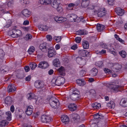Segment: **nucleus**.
Wrapping results in <instances>:
<instances>
[{"instance_id":"57","label":"nucleus","mask_w":127,"mask_h":127,"mask_svg":"<svg viewBox=\"0 0 127 127\" xmlns=\"http://www.w3.org/2000/svg\"><path fill=\"white\" fill-rule=\"evenodd\" d=\"M115 0H107L109 4L110 5H113L114 4V2Z\"/></svg>"},{"instance_id":"34","label":"nucleus","mask_w":127,"mask_h":127,"mask_svg":"<svg viewBox=\"0 0 127 127\" xmlns=\"http://www.w3.org/2000/svg\"><path fill=\"white\" fill-rule=\"evenodd\" d=\"M68 108L71 111H74L76 109V105L74 103H71L68 106Z\"/></svg>"},{"instance_id":"33","label":"nucleus","mask_w":127,"mask_h":127,"mask_svg":"<svg viewBox=\"0 0 127 127\" xmlns=\"http://www.w3.org/2000/svg\"><path fill=\"white\" fill-rule=\"evenodd\" d=\"M39 30L41 31H46L47 30L48 28L46 25H39L38 27Z\"/></svg>"},{"instance_id":"46","label":"nucleus","mask_w":127,"mask_h":127,"mask_svg":"<svg viewBox=\"0 0 127 127\" xmlns=\"http://www.w3.org/2000/svg\"><path fill=\"white\" fill-rule=\"evenodd\" d=\"M59 102L58 100L55 97H53L49 100V102Z\"/></svg>"},{"instance_id":"60","label":"nucleus","mask_w":127,"mask_h":127,"mask_svg":"<svg viewBox=\"0 0 127 127\" xmlns=\"http://www.w3.org/2000/svg\"><path fill=\"white\" fill-rule=\"evenodd\" d=\"M22 3L25 4H28L29 3V0H20Z\"/></svg>"},{"instance_id":"63","label":"nucleus","mask_w":127,"mask_h":127,"mask_svg":"<svg viewBox=\"0 0 127 127\" xmlns=\"http://www.w3.org/2000/svg\"><path fill=\"white\" fill-rule=\"evenodd\" d=\"M106 51L105 50L102 49L101 51H98V53L100 54L101 55L102 54L105 53H106Z\"/></svg>"},{"instance_id":"4","label":"nucleus","mask_w":127,"mask_h":127,"mask_svg":"<svg viewBox=\"0 0 127 127\" xmlns=\"http://www.w3.org/2000/svg\"><path fill=\"white\" fill-rule=\"evenodd\" d=\"M12 33L11 35L13 38H16L19 37L21 34V32L19 30L13 29L12 31Z\"/></svg>"},{"instance_id":"27","label":"nucleus","mask_w":127,"mask_h":127,"mask_svg":"<svg viewBox=\"0 0 127 127\" xmlns=\"http://www.w3.org/2000/svg\"><path fill=\"white\" fill-rule=\"evenodd\" d=\"M107 105L109 108L113 109L115 106V104L113 101H110L107 104Z\"/></svg>"},{"instance_id":"38","label":"nucleus","mask_w":127,"mask_h":127,"mask_svg":"<svg viewBox=\"0 0 127 127\" xmlns=\"http://www.w3.org/2000/svg\"><path fill=\"white\" fill-rule=\"evenodd\" d=\"M83 47L84 49H87L89 47V44L87 41H84L82 43Z\"/></svg>"},{"instance_id":"29","label":"nucleus","mask_w":127,"mask_h":127,"mask_svg":"<svg viewBox=\"0 0 127 127\" xmlns=\"http://www.w3.org/2000/svg\"><path fill=\"white\" fill-rule=\"evenodd\" d=\"M71 117L73 121H75L77 120L79 118V116L76 113H73L71 115Z\"/></svg>"},{"instance_id":"39","label":"nucleus","mask_w":127,"mask_h":127,"mask_svg":"<svg viewBox=\"0 0 127 127\" xmlns=\"http://www.w3.org/2000/svg\"><path fill=\"white\" fill-rule=\"evenodd\" d=\"M8 123L9 122L6 120L2 121L0 122V126L1 127L7 125Z\"/></svg>"},{"instance_id":"42","label":"nucleus","mask_w":127,"mask_h":127,"mask_svg":"<svg viewBox=\"0 0 127 127\" xmlns=\"http://www.w3.org/2000/svg\"><path fill=\"white\" fill-rule=\"evenodd\" d=\"M115 38L118 41L122 43H124V41L121 38L119 37V35L117 34H115L114 35Z\"/></svg>"},{"instance_id":"30","label":"nucleus","mask_w":127,"mask_h":127,"mask_svg":"<svg viewBox=\"0 0 127 127\" xmlns=\"http://www.w3.org/2000/svg\"><path fill=\"white\" fill-rule=\"evenodd\" d=\"M51 106L54 108H56L59 107L60 105L59 102H49Z\"/></svg>"},{"instance_id":"32","label":"nucleus","mask_w":127,"mask_h":127,"mask_svg":"<svg viewBox=\"0 0 127 127\" xmlns=\"http://www.w3.org/2000/svg\"><path fill=\"white\" fill-rule=\"evenodd\" d=\"M53 64L55 67H58L60 66V64L59 59H54L53 61Z\"/></svg>"},{"instance_id":"48","label":"nucleus","mask_w":127,"mask_h":127,"mask_svg":"<svg viewBox=\"0 0 127 127\" xmlns=\"http://www.w3.org/2000/svg\"><path fill=\"white\" fill-rule=\"evenodd\" d=\"M4 54L3 51L1 49H0V59H3L4 56Z\"/></svg>"},{"instance_id":"40","label":"nucleus","mask_w":127,"mask_h":127,"mask_svg":"<svg viewBox=\"0 0 127 127\" xmlns=\"http://www.w3.org/2000/svg\"><path fill=\"white\" fill-rule=\"evenodd\" d=\"M6 114L8 116L7 117V120L9 121H10L11 120L12 115L10 111H9L6 112Z\"/></svg>"},{"instance_id":"53","label":"nucleus","mask_w":127,"mask_h":127,"mask_svg":"<svg viewBox=\"0 0 127 127\" xmlns=\"http://www.w3.org/2000/svg\"><path fill=\"white\" fill-rule=\"evenodd\" d=\"M77 33L78 35H84L85 34L84 31L82 30L78 31H77Z\"/></svg>"},{"instance_id":"44","label":"nucleus","mask_w":127,"mask_h":127,"mask_svg":"<svg viewBox=\"0 0 127 127\" xmlns=\"http://www.w3.org/2000/svg\"><path fill=\"white\" fill-rule=\"evenodd\" d=\"M96 66L99 67H101L103 65V62L100 61L97 62L95 63Z\"/></svg>"},{"instance_id":"16","label":"nucleus","mask_w":127,"mask_h":127,"mask_svg":"<svg viewBox=\"0 0 127 127\" xmlns=\"http://www.w3.org/2000/svg\"><path fill=\"white\" fill-rule=\"evenodd\" d=\"M12 101L13 100L12 97L9 96H7L5 99V103L7 106L11 105Z\"/></svg>"},{"instance_id":"56","label":"nucleus","mask_w":127,"mask_h":127,"mask_svg":"<svg viewBox=\"0 0 127 127\" xmlns=\"http://www.w3.org/2000/svg\"><path fill=\"white\" fill-rule=\"evenodd\" d=\"M85 73V71L83 70H81L80 72V76H84Z\"/></svg>"},{"instance_id":"47","label":"nucleus","mask_w":127,"mask_h":127,"mask_svg":"<svg viewBox=\"0 0 127 127\" xmlns=\"http://www.w3.org/2000/svg\"><path fill=\"white\" fill-rule=\"evenodd\" d=\"M35 50V48L34 47L32 46L29 49V52L30 53L33 52Z\"/></svg>"},{"instance_id":"54","label":"nucleus","mask_w":127,"mask_h":127,"mask_svg":"<svg viewBox=\"0 0 127 127\" xmlns=\"http://www.w3.org/2000/svg\"><path fill=\"white\" fill-rule=\"evenodd\" d=\"M46 37L47 40L49 41H51L52 39V37L51 35H46Z\"/></svg>"},{"instance_id":"21","label":"nucleus","mask_w":127,"mask_h":127,"mask_svg":"<svg viewBox=\"0 0 127 127\" xmlns=\"http://www.w3.org/2000/svg\"><path fill=\"white\" fill-rule=\"evenodd\" d=\"M33 107L32 106H29L27 107L25 112L28 115H31L32 112Z\"/></svg>"},{"instance_id":"41","label":"nucleus","mask_w":127,"mask_h":127,"mask_svg":"<svg viewBox=\"0 0 127 127\" xmlns=\"http://www.w3.org/2000/svg\"><path fill=\"white\" fill-rule=\"evenodd\" d=\"M27 96L28 97V98L29 99H34L35 96L34 94L31 93L28 94L27 95Z\"/></svg>"},{"instance_id":"64","label":"nucleus","mask_w":127,"mask_h":127,"mask_svg":"<svg viewBox=\"0 0 127 127\" xmlns=\"http://www.w3.org/2000/svg\"><path fill=\"white\" fill-rule=\"evenodd\" d=\"M61 37L57 36L56 37V40L57 42H59L61 41Z\"/></svg>"},{"instance_id":"59","label":"nucleus","mask_w":127,"mask_h":127,"mask_svg":"<svg viewBox=\"0 0 127 127\" xmlns=\"http://www.w3.org/2000/svg\"><path fill=\"white\" fill-rule=\"evenodd\" d=\"M24 69L26 72H29L30 70V68L29 66H26L24 67Z\"/></svg>"},{"instance_id":"24","label":"nucleus","mask_w":127,"mask_h":127,"mask_svg":"<svg viewBox=\"0 0 127 127\" xmlns=\"http://www.w3.org/2000/svg\"><path fill=\"white\" fill-rule=\"evenodd\" d=\"M98 72L97 69L95 68H93L90 71V75L92 76H95L97 74Z\"/></svg>"},{"instance_id":"7","label":"nucleus","mask_w":127,"mask_h":127,"mask_svg":"<svg viewBox=\"0 0 127 127\" xmlns=\"http://www.w3.org/2000/svg\"><path fill=\"white\" fill-rule=\"evenodd\" d=\"M49 66L48 63L46 61H44L40 62L37 65V67L43 69L47 68Z\"/></svg>"},{"instance_id":"14","label":"nucleus","mask_w":127,"mask_h":127,"mask_svg":"<svg viewBox=\"0 0 127 127\" xmlns=\"http://www.w3.org/2000/svg\"><path fill=\"white\" fill-rule=\"evenodd\" d=\"M55 21L59 23H62L66 20V18L62 17L56 16L54 18Z\"/></svg>"},{"instance_id":"35","label":"nucleus","mask_w":127,"mask_h":127,"mask_svg":"<svg viewBox=\"0 0 127 127\" xmlns=\"http://www.w3.org/2000/svg\"><path fill=\"white\" fill-rule=\"evenodd\" d=\"M76 82L79 85L83 86L85 84V82L84 81V80L82 79H78L76 80Z\"/></svg>"},{"instance_id":"9","label":"nucleus","mask_w":127,"mask_h":127,"mask_svg":"<svg viewBox=\"0 0 127 127\" xmlns=\"http://www.w3.org/2000/svg\"><path fill=\"white\" fill-rule=\"evenodd\" d=\"M112 65L113 67L112 70L113 72H117L119 71L122 67L121 65L119 64L118 63H112Z\"/></svg>"},{"instance_id":"50","label":"nucleus","mask_w":127,"mask_h":127,"mask_svg":"<svg viewBox=\"0 0 127 127\" xmlns=\"http://www.w3.org/2000/svg\"><path fill=\"white\" fill-rule=\"evenodd\" d=\"M104 71L106 74H109L110 73H112V71L107 68H105L104 69Z\"/></svg>"},{"instance_id":"18","label":"nucleus","mask_w":127,"mask_h":127,"mask_svg":"<svg viewBox=\"0 0 127 127\" xmlns=\"http://www.w3.org/2000/svg\"><path fill=\"white\" fill-rule=\"evenodd\" d=\"M120 105L124 107H127V98H122L120 102Z\"/></svg>"},{"instance_id":"12","label":"nucleus","mask_w":127,"mask_h":127,"mask_svg":"<svg viewBox=\"0 0 127 127\" xmlns=\"http://www.w3.org/2000/svg\"><path fill=\"white\" fill-rule=\"evenodd\" d=\"M106 14V11L105 10V8L100 9L98 10L97 13L98 16L99 17H101L104 16Z\"/></svg>"},{"instance_id":"26","label":"nucleus","mask_w":127,"mask_h":127,"mask_svg":"<svg viewBox=\"0 0 127 127\" xmlns=\"http://www.w3.org/2000/svg\"><path fill=\"white\" fill-rule=\"evenodd\" d=\"M8 92H14L16 91V89L13 85H9L8 87Z\"/></svg>"},{"instance_id":"36","label":"nucleus","mask_w":127,"mask_h":127,"mask_svg":"<svg viewBox=\"0 0 127 127\" xmlns=\"http://www.w3.org/2000/svg\"><path fill=\"white\" fill-rule=\"evenodd\" d=\"M100 104L96 102L95 103L92 105V107L95 109H98L101 107Z\"/></svg>"},{"instance_id":"11","label":"nucleus","mask_w":127,"mask_h":127,"mask_svg":"<svg viewBox=\"0 0 127 127\" xmlns=\"http://www.w3.org/2000/svg\"><path fill=\"white\" fill-rule=\"evenodd\" d=\"M34 85L35 87L37 88H42L44 86L43 82L38 80H37L35 82Z\"/></svg>"},{"instance_id":"61","label":"nucleus","mask_w":127,"mask_h":127,"mask_svg":"<svg viewBox=\"0 0 127 127\" xmlns=\"http://www.w3.org/2000/svg\"><path fill=\"white\" fill-rule=\"evenodd\" d=\"M29 24V22L28 20H25L23 23V25H28Z\"/></svg>"},{"instance_id":"1","label":"nucleus","mask_w":127,"mask_h":127,"mask_svg":"<svg viewBox=\"0 0 127 127\" xmlns=\"http://www.w3.org/2000/svg\"><path fill=\"white\" fill-rule=\"evenodd\" d=\"M52 82L55 85L58 86L63 85L65 83V79L63 77L59 76L56 79H53Z\"/></svg>"},{"instance_id":"31","label":"nucleus","mask_w":127,"mask_h":127,"mask_svg":"<svg viewBox=\"0 0 127 127\" xmlns=\"http://www.w3.org/2000/svg\"><path fill=\"white\" fill-rule=\"evenodd\" d=\"M98 32H101L105 28V26L102 24H97L96 26Z\"/></svg>"},{"instance_id":"51","label":"nucleus","mask_w":127,"mask_h":127,"mask_svg":"<svg viewBox=\"0 0 127 127\" xmlns=\"http://www.w3.org/2000/svg\"><path fill=\"white\" fill-rule=\"evenodd\" d=\"M101 116V117H102V115L99 114L98 113H97L94 115V118L95 119H97L99 118H101L100 117V116Z\"/></svg>"},{"instance_id":"6","label":"nucleus","mask_w":127,"mask_h":127,"mask_svg":"<svg viewBox=\"0 0 127 127\" xmlns=\"http://www.w3.org/2000/svg\"><path fill=\"white\" fill-rule=\"evenodd\" d=\"M48 44L44 42L41 44L39 46L40 49L42 51L44 52H47L49 48Z\"/></svg>"},{"instance_id":"25","label":"nucleus","mask_w":127,"mask_h":127,"mask_svg":"<svg viewBox=\"0 0 127 127\" xmlns=\"http://www.w3.org/2000/svg\"><path fill=\"white\" fill-rule=\"evenodd\" d=\"M52 2L51 0H40L39 2L41 4L47 5L50 4Z\"/></svg>"},{"instance_id":"8","label":"nucleus","mask_w":127,"mask_h":127,"mask_svg":"<svg viewBox=\"0 0 127 127\" xmlns=\"http://www.w3.org/2000/svg\"><path fill=\"white\" fill-rule=\"evenodd\" d=\"M48 50V56L49 57H53L56 55V52L53 47H51L49 48Z\"/></svg>"},{"instance_id":"52","label":"nucleus","mask_w":127,"mask_h":127,"mask_svg":"<svg viewBox=\"0 0 127 127\" xmlns=\"http://www.w3.org/2000/svg\"><path fill=\"white\" fill-rule=\"evenodd\" d=\"M56 9L57 11L59 13H61L63 11V10L62 8L61 7L59 6Z\"/></svg>"},{"instance_id":"15","label":"nucleus","mask_w":127,"mask_h":127,"mask_svg":"<svg viewBox=\"0 0 127 127\" xmlns=\"http://www.w3.org/2000/svg\"><path fill=\"white\" fill-rule=\"evenodd\" d=\"M76 61L77 63L80 65H84L85 64H84L85 61L83 59H82L81 57H79L76 58Z\"/></svg>"},{"instance_id":"45","label":"nucleus","mask_w":127,"mask_h":127,"mask_svg":"<svg viewBox=\"0 0 127 127\" xmlns=\"http://www.w3.org/2000/svg\"><path fill=\"white\" fill-rule=\"evenodd\" d=\"M30 66L32 70L34 69L37 66V64H36L34 63H31L30 64Z\"/></svg>"},{"instance_id":"20","label":"nucleus","mask_w":127,"mask_h":127,"mask_svg":"<svg viewBox=\"0 0 127 127\" xmlns=\"http://www.w3.org/2000/svg\"><path fill=\"white\" fill-rule=\"evenodd\" d=\"M78 53L81 56L83 57H85L89 53V52L86 50L82 49L79 50L78 51Z\"/></svg>"},{"instance_id":"17","label":"nucleus","mask_w":127,"mask_h":127,"mask_svg":"<svg viewBox=\"0 0 127 127\" xmlns=\"http://www.w3.org/2000/svg\"><path fill=\"white\" fill-rule=\"evenodd\" d=\"M115 12L119 16H122L124 13V11L120 7L115 8Z\"/></svg>"},{"instance_id":"22","label":"nucleus","mask_w":127,"mask_h":127,"mask_svg":"<svg viewBox=\"0 0 127 127\" xmlns=\"http://www.w3.org/2000/svg\"><path fill=\"white\" fill-rule=\"evenodd\" d=\"M79 3V2L78 1L77 3H70L67 5V9L70 10H73V8L74 6H77Z\"/></svg>"},{"instance_id":"58","label":"nucleus","mask_w":127,"mask_h":127,"mask_svg":"<svg viewBox=\"0 0 127 127\" xmlns=\"http://www.w3.org/2000/svg\"><path fill=\"white\" fill-rule=\"evenodd\" d=\"M88 9L93 10L94 9L95 6L93 5H88Z\"/></svg>"},{"instance_id":"28","label":"nucleus","mask_w":127,"mask_h":127,"mask_svg":"<svg viewBox=\"0 0 127 127\" xmlns=\"http://www.w3.org/2000/svg\"><path fill=\"white\" fill-rule=\"evenodd\" d=\"M81 3V6L84 8L87 7L89 4V0H82Z\"/></svg>"},{"instance_id":"43","label":"nucleus","mask_w":127,"mask_h":127,"mask_svg":"<svg viewBox=\"0 0 127 127\" xmlns=\"http://www.w3.org/2000/svg\"><path fill=\"white\" fill-rule=\"evenodd\" d=\"M120 55L123 58H125L127 56V53L124 51L122 50L119 53Z\"/></svg>"},{"instance_id":"37","label":"nucleus","mask_w":127,"mask_h":127,"mask_svg":"<svg viewBox=\"0 0 127 127\" xmlns=\"http://www.w3.org/2000/svg\"><path fill=\"white\" fill-rule=\"evenodd\" d=\"M58 72L60 73V74L62 76H64L65 75V73L64 72V68L62 66H61L58 69Z\"/></svg>"},{"instance_id":"19","label":"nucleus","mask_w":127,"mask_h":127,"mask_svg":"<svg viewBox=\"0 0 127 127\" xmlns=\"http://www.w3.org/2000/svg\"><path fill=\"white\" fill-rule=\"evenodd\" d=\"M60 0H54L53 2L51 4V6L55 8H57L59 6Z\"/></svg>"},{"instance_id":"3","label":"nucleus","mask_w":127,"mask_h":127,"mask_svg":"<svg viewBox=\"0 0 127 127\" xmlns=\"http://www.w3.org/2000/svg\"><path fill=\"white\" fill-rule=\"evenodd\" d=\"M79 94V92L76 90L73 91V93L70 95V97L71 99L73 100L79 99L80 97Z\"/></svg>"},{"instance_id":"13","label":"nucleus","mask_w":127,"mask_h":127,"mask_svg":"<svg viewBox=\"0 0 127 127\" xmlns=\"http://www.w3.org/2000/svg\"><path fill=\"white\" fill-rule=\"evenodd\" d=\"M61 120L63 123L65 124H67L69 122V119L67 116L65 115H63L61 116Z\"/></svg>"},{"instance_id":"23","label":"nucleus","mask_w":127,"mask_h":127,"mask_svg":"<svg viewBox=\"0 0 127 127\" xmlns=\"http://www.w3.org/2000/svg\"><path fill=\"white\" fill-rule=\"evenodd\" d=\"M22 14L25 16L28 17L30 16L31 12L27 9L23 10L22 12Z\"/></svg>"},{"instance_id":"49","label":"nucleus","mask_w":127,"mask_h":127,"mask_svg":"<svg viewBox=\"0 0 127 127\" xmlns=\"http://www.w3.org/2000/svg\"><path fill=\"white\" fill-rule=\"evenodd\" d=\"M81 40V38L80 37H77L75 39V41L77 43H79Z\"/></svg>"},{"instance_id":"62","label":"nucleus","mask_w":127,"mask_h":127,"mask_svg":"<svg viewBox=\"0 0 127 127\" xmlns=\"http://www.w3.org/2000/svg\"><path fill=\"white\" fill-rule=\"evenodd\" d=\"M77 48V44H74L71 47V49L73 50L76 49Z\"/></svg>"},{"instance_id":"2","label":"nucleus","mask_w":127,"mask_h":127,"mask_svg":"<svg viewBox=\"0 0 127 127\" xmlns=\"http://www.w3.org/2000/svg\"><path fill=\"white\" fill-rule=\"evenodd\" d=\"M52 120L51 117L49 115H43L41 117V120L42 122L44 123H49Z\"/></svg>"},{"instance_id":"10","label":"nucleus","mask_w":127,"mask_h":127,"mask_svg":"<svg viewBox=\"0 0 127 127\" xmlns=\"http://www.w3.org/2000/svg\"><path fill=\"white\" fill-rule=\"evenodd\" d=\"M119 85L116 84V83H114L110 85V87L113 92L117 93L119 91Z\"/></svg>"},{"instance_id":"55","label":"nucleus","mask_w":127,"mask_h":127,"mask_svg":"<svg viewBox=\"0 0 127 127\" xmlns=\"http://www.w3.org/2000/svg\"><path fill=\"white\" fill-rule=\"evenodd\" d=\"M14 4V1L13 0H10L7 3L8 6L10 7H11Z\"/></svg>"},{"instance_id":"5","label":"nucleus","mask_w":127,"mask_h":127,"mask_svg":"<svg viewBox=\"0 0 127 127\" xmlns=\"http://www.w3.org/2000/svg\"><path fill=\"white\" fill-rule=\"evenodd\" d=\"M66 17L69 18L70 21L71 22H79L77 20L78 17L77 15L74 14H69L67 15Z\"/></svg>"}]
</instances>
